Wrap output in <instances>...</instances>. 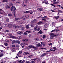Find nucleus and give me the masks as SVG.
Segmentation results:
<instances>
[{
    "label": "nucleus",
    "instance_id": "obj_1",
    "mask_svg": "<svg viewBox=\"0 0 63 63\" xmlns=\"http://www.w3.org/2000/svg\"><path fill=\"white\" fill-rule=\"evenodd\" d=\"M0 14H2V15H3V14H4L5 15H7V14L5 12H4L3 11V10L2 9H0ZM1 11H2L1 12Z\"/></svg>",
    "mask_w": 63,
    "mask_h": 63
},
{
    "label": "nucleus",
    "instance_id": "obj_2",
    "mask_svg": "<svg viewBox=\"0 0 63 63\" xmlns=\"http://www.w3.org/2000/svg\"><path fill=\"white\" fill-rule=\"evenodd\" d=\"M16 7L14 6H12L11 8V11H14L16 10Z\"/></svg>",
    "mask_w": 63,
    "mask_h": 63
},
{
    "label": "nucleus",
    "instance_id": "obj_3",
    "mask_svg": "<svg viewBox=\"0 0 63 63\" xmlns=\"http://www.w3.org/2000/svg\"><path fill=\"white\" fill-rule=\"evenodd\" d=\"M42 3H45L46 4H49L48 3V1L47 0H44L43 1Z\"/></svg>",
    "mask_w": 63,
    "mask_h": 63
},
{
    "label": "nucleus",
    "instance_id": "obj_4",
    "mask_svg": "<svg viewBox=\"0 0 63 63\" xmlns=\"http://www.w3.org/2000/svg\"><path fill=\"white\" fill-rule=\"evenodd\" d=\"M18 34L21 35L23 34V32L22 31H19L17 32Z\"/></svg>",
    "mask_w": 63,
    "mask_h": 63
},
{
    "label": "nucleus",
    "instance_id": "obj_5",
    "mask_svg": "<svg viewBox=\"0 0 63 63\" xmlns=\"http://www.w3.org/2000/svg\"><path fill=\"white\" fill-rule=\"evenodd\" d=\"M12 39H18V38L17 37H15L14 36H12L10 37Z\"/></svg>",
    "mask_w": 63,
    "mask_h": 63
},
{
    "label": "nucleus",
    "instance_id": "obj_6",
    "mask_svg": "<svg viewBox=\"0 0 63 63\" xmlns=\"http://www.w3.org/2000/svg\"><path fill=\"white\" fill-rule=\"evenodd\" d=\"M13 12V15H14V16L16 17V11H12Z\"/></svg>",
    "mask_w": 63,
    "mask_h": 63
},
{
    "label": "nucleus",
    "instance_id": "obj_7",
    "mask_svg": "<svg viewBox=\"0 0 63 63\" xmlns=\"http://www.w3.org/2000/svg\"><path fill=\"white\" fill-rule=\"evenodd\" d=\"M54 29L53 30H52L50 32H54V31H59V29Z\"/></svg>",
    "mask_w": 63,
    "mask_h": 63
},
{
    "label": "nucleus",
    "instance_id": "obj_8",
    "mask_svg": "<svg viewBox=\"0 0 63 63\" xmlns=\"http://www.w3.org/2000/svg\"><path fill=\"white\" fill-rule=\"evenodd\" d=\"M22 6L24 7V8H27V5H25V4L24 3L22 4Z\"/></svg>",
    "mask_w": 63,
    "mask_h": 63
},
{
    "label": "nucleus",
    "instance_id": "obj_9",
    "mask_svg": "<svg viewBox=\"0 0 63 63\" xmlns=\"http://www.w3.org/2000/svg\"><path fill=\"white\" fill-rule=\"evenodd\" d=\"M36 45L37 46V47H41V46H42V45L40 44L39 43L38 44H36Z\"/></svg>",
    "mask_w": 63,
    "mask_h": 63
},
{
    "label": "nucleus",
    "instance_id": "obj_10",
    "mask_svg": "<svg viewBox=\"0 0 63 63\" xmlns=\"http://www.w3.org/2000/svg\"><path fill=\"white\" fill-rule=\"evenodd\" d=\"M37 22V20L35 19L34 20L32 21L31 22V23H33L34 22Z\"/></svg>",
    "mask_w": 63,
    "mask_h": 63
},
{
    "label": "nucleus",
    "instance_id": "obj_11",
    "mask_svg": "<svg viewBox=\"0 0 63 63\" xmlns=\"http://www.w3.org/2000/svg\"><path fill=\"white\" fill-rule=\"evenodd\" d=\"M25 19H27L28 18H29V16L28 15H25Z\"/></svg>",
    "mask_w": 63,
    "mask_h": 63
},
{
    "label": "nucleus",
    "instance_id": "obj_12",
    "mask_svg": "<svg viewBox=\"0 0 63 63\" xmlns=\"http://www.w3.org/2000/svg\"><path fill=\"white\" fill-rule=\"evenodd\" d=\"M28 41V39H24L22 40L23 42H27Z\"/></svg>",
    "mask_w": 63,
    "mask_h": 63
},
{
    "label": "nucleus",
    "instance_id": "obj_13",
    "mask_svg": "<svg viewBox=\"0 0 63 63\" xmlns=\"http://www.w3.org/2000/svg\"><path fill=\"white\" fill-rule=\"evenodd\" d=\"M50 36H52L53 37L56 36V35H54V34L53 33H50Z\"/></svg>",
    "mask_w": 63,
    "mask_h": 63
},
{
    "label": "nucleus",
    "instance_id": "obj_14",
    "mask_svg": "<svg viewBox=\"0 0 63 63\" xmlns=\"http://www.w3.org/2000/svg\"><path fill=\"white\" fill-rule=\"evenodd\" d=\"M16 43V40H13L12 42H11L12 44H15Z\"/></svg>",
    "mask_w": 63,
    "mask_h": 63
},
{
    "label": "nucleus",
    "instance_id": "obj_15",
    "mask_svg": "<svg viewBox=\"0 0 63 63\" xmlns=\"http://www.w3.org/2000/svg\"><path fill=\"white\" fill-rule=\"evenodd\" d=\"M29 53L28 52H25L23 54L24 55H26L27 54H28Z\"/></svg>",
    "mask_w": 63,
    "mask_h": 63
},
{
    "label": "nucleus",
    "instance_id": "obj_16",
    "mask_svg": "<svg viewBox=\"0 0 63 63\" xmlns=\"http://www.w3.org/2000/svg\"><path fill=\"white\" fill-rule=\"evenodd\" d=\"M6 9H10V6L8 5H7L6 6Z\"/></svg>",
    "mask_w": 63,
    "mask_h": 63
},
{
    "label": "nucleus",
    "instance_id": "obj_17",
    "mask_svg": "<svg viewBox=\"0 0 63 63\" xmlns=\"http://www.w3.org/2000/svg\"><path fill=\"white\" fill-rule=\"evenodd\" d=\"M33 46L32 45H30L28 46V47H29V48H32V47Z\"/></svg>",
    "mask_w": 63,
    "mask_h": 63
},
{
    "label": "nucleus",
    "instance_id": "obj_18",
    "mask_svg": "<svg viewBox=\"0 0 63 63\" xmlns=\"http://www.w3.org/2000/svg\"><path fill=\"white\" fill-rule=\"evenodd\" d=\"M33 13V12L32 11H29V13L30 14H32Z\"/></svg>",
    "mask_w": 63,
    "mask_h": 63
},
{
    "label": "nucleus",
    "instance_id": "obj_19",
    "mask_svg": "<svg viewBox=\"0 0 63 63\" xmlns=\"http://www.w3.org/2000/svg\"><path fill=\"white\" fill-rule=\"evenodd\" d=\"M15 49L14 48H12L11 50V51L12 52H14L15 51Z\"/></svg>",
    "mask_w": 63,
    "mask_h": 63
},
{
    "label": "nucleus",
    "instance_id": "obj_20",
    "mask_svg": "<svg viewBox=\"0 0 63 63\" xmlns=\"http://www.w3.org/2000/svg\"><path fill=\"white\" fill-rule=\"evenodd\" d=\"M16 43H18V44H19L20 43V42L19 40H17L16 41Z\"/></svg>",
    "mask_w": 63,
    "mask_h": 63
},
{
    "label": "nucleus",
    "instance_id": "obj_21",
    "mask_svg": "<svg viewBox=\"0 0 63 63\" xmlns=\"http://www.w3.org/2000/svg\"><path fill=\"white\" fill-rule=\"evenodd\" d=\"M46 54V53H44L42 55H41V57H43V56H44Z\"/></svg>",
    "mask_w": 63,
    "mask_h": 63
},
{
    "label": "nucleus",
    "instance_id": "obj_22",
    "mask_svg": "<svg viewBox=\"0 0 63 63\" xmlns=\"http://www.w3.org/2000/svg\"><path fill=\"white\" fill-rule=\"evenodd\" d=\"M38 33H39V34H42L43 32H42V31L41 30H40L39 32H38Z\"/></svg>",
    "mask_w": 63,
    "mask_h": 63
},
{
    "label": "nucleus",
    "instance_id": "obj_23",
    "mask_svg": "<svg viewBox=\"0 0 63 63\" xmlns=\"http://www.w3.org/2000/svg\"><path fill=\"white\" fill-rule=\"evenodd\" d=\"M29 25H28L26 26V28L27 29L29 28Z\"/></svg>",
    "mask_w": 63,
    "mask_h": 63
},
{
    "label": "nucleus",
    "instance_id": "obj_24",
    "mask_svg": "<svg viewBox=\"0 0 63 63\" xmlns=\"http://www.w3.org/2000/svg\"><path fill=\"white\" fill-rule=\"evenodd\" d=\"M20 18H15V21H16L17 20H19V19Z\"/></svg>",
    "mask_w": 63,
    "mask_h": 63
},
{
    "label": "nucleus",
    "instance_id": "obj_25",
    "mask_svg": "<svg viewBox=\"0 0 63 63\" xmlns=\"http://www.w3.org/2000/svg\"><path fill=\"white\" fill-rule=\"evenodd\" d=\"M22 19H25V15H24L22 17Z\"/></svg>",
    "mask_w": 63,
    "mask_h": 63
},
{
    "label": "nucleus",
    "instance_id": "obj_26",
    "mask_svg": "<svg viewBox=\"0 0 63 63\" xmlns=\"http://www.w3.org/2000/svg\"><path fill=\"white\" fill-rule=\"evenodd\" d=\"M29 11H25L24 12V13L25 14H28V13H29Z\"/></svg>",
    "mask_w": 63,
    "mask_h": 63
},
{
    "label": "nucleus",
    "instance_id": "obj_27",
    "mask_svg": "<svg viewBox=\"0 0 63 63\" xmlns=\"http://www.w3.org/2000/svg\"><path fill=\"white\" fill-rule=\"evenodd\" d=\"M35 41H38V40H39V38H35Z\"/></svg>",
    "mask_w": 63,
    "mask_h": 63
},
{
    "label": "nucleus",
    "instance_id": "obj_28",
    "mask_svg": "<svg viewBox=\"0 0 63 63\" xmlns=\"http://www.w3.org/2000/svg\"><path fill=\"white\" fill-rule=\"evenodd\" d=\"M2 2H7L8 1L7 0H2Z\"/></svg>",
    "mask_w": 63,
    "mask_h": 63
},
{
    "label": "nucleus",
    "instance_id": "obj_29",
    "mask_svg": "<svg viewBox=\"0 0 63 63\" xmlns=\"http://www.w3.org/2000/svg\"><path fill=\"white\" fill-rule=\"evenodd\" d=\"M4 55V54L3 53L1 54H0V57H1Z\"/></svg>",
    "mask_w": 63,
    "mask_h": 63
},
{
    "label": "nucleus",
    "instance_id": "obj_30",
    "mask_svg": "<svg viewBox=\"0 0 63 63\" xmlns=\"http://www.w3.org/2000/svg\"><path fill=\"white\" fill-rule=\"evenodd\" d=\"M26 31V32H27L29 34L31 33V32L30 31Z\"/></svg>",
    "mask_w": 63,
    "mask_h": 63
},
{
    "label": "nucleus",
    "instance_id": "obj_31",
    "mask_svg": "<svg viewBox=\"0 0 63 63\" xmlns=\"http://www.w3.org/2000/svg\"><path fill=\"white\" fill-rule=\"evenodd\" d=\"M45 28H47V24H45Z\"/></svg>",
    "mask_w": 63,
    "mask_h": 63
},
{
    "label": "nucleus",
    "instance_id": "obj_32",
    "mask_svg": "<svg viewBox=\"0 0 63 63\" xmlns=\"http://www.w3.org/2000/svg\"><path fill=\"white\" fill-rule=\"evenodd\" d=\"M27 45H28V43H24L23 44V46H27Z\"/></svg>",
    "mask_w": 63,
    "mask_h": 63
},
{
    "label": "nucleus",
    "instance_id": "obj_33",
    "mask_svg": "<svg viewBox=\"0 0 63 63\" xmlns=\"http://www.w3.org/2000/svg\"><path fill=\"white\" fill-rule=\"evenodd\" d=\"M34 29L35 30H37L38 28H37V26H36L34 28Z\"/></svg>",
    "mask_w": 63,
    "mask_h": 63
},
{
    "label": "nucleus",
    "instance_id": "obj_34",
    "mask_svg": "<svg viewBox=\"0 0 63 63\" xmlns=\"http://www.w3.org/2000/svg\"><path fill=\"white\" fill-rule=\"evenodd\" d=\"M59 16H58L57 17H54V18H56V19H58V18H59Z\"/></svg>",
    "mask_w": 63,
    "mask_h": 63
},
{
    "label": "nucleus",
    "instance_id": "obj_35",
    "mask_svg": "<svg viewBox=\"0 0 63 63\" xmlns=\"http://www.w3.org/2000/svg\"><path fill=\"white\" fill-rule=\"evenodd\" d=\"M31 63H35V62L33 61V60H32L31 61Z\"/></svg>",
    "mask_w": 63,
    "mask_h": 63
},
{
    "label": "nucleus",
    "instance_id": "obj_36",
    "mask_svg": "<svg viewBox=\"0 0 63 63\" xmlns=\"http://www.w3.org/2000/svg\"><path fill=\"white\" fill-rule=\"evenodd\" d=\"M5 42H10V41L9 40H7V39H6L5 40Z\"/></svg>",
    "mask_w": 63,
    "mask_h": 63
},
{
    "label": "nucleus",
    "instance_id": "obj_37",
    "mask_svg": "<svg viewBox=\"0 0 63 63\" xmlns=\"http://www.w3.org/2000/svg\"><path fill=\"white\" fill-rule=\"evenodd\" d=\"M39 10H40V11H43V8H39Z\"/></svg>",
    "mask_w": 63,
    "mask_h": 63
},
{
    "label": "nucleus",
    "instance_id": "obj_38",
    "mask_svg": "<svg viewBox=\"0 0 63 63\" xmlns=\"http://www.w3.org/2000/svg\"><path fill=\"white\" fill-rule=\"evenodd\" d=\"M17 55L18 57H21V56L19 54H17Z\"/></svg>",
    "mask_w": 63,
    "mask_h": 63
},
{
    "label": "nucleus",
    "instance_id": "obj_39",
    "mask_svg": "<svg viewBox=\"0 0 63 63\" xmlns=\"http://www.w3.org/2000/svg\"><path fill=\"white\" fill-rule=\"evenodd\" d=\"M8 26L9 28H11L12 27V25H11L8 24Z\"/></svg>",
    "mask_w": 63,
    "mask_h": 63
},
{
    "label": "nucleus",
    "instance_id": "obj_40",
    "mask_svg": "<svg viewBox=\"0 0 63 63\" xmlns=\"http://www.w3.org/2000/svg\"><path fill=\"white\" fill-rule=\"evenodd\" d=\"M21 53H22V51H20L18 53V54H21Z\"/></svg>",
    "mask_w": 63,
    "mask_h": 63
},
{
    "label": "nucleus",
    "instance_id": "obj_41",
    "mask_svg": "<svg viewBox=\"0 0 63 63\" xmlns=\"http://www.w3.org/2000/svg\"><path fill=\"white\" fill-rule=\"evenodd\" d=\"M9 6H10L11 7V6H13V4L12 3H11L10 4Z\"/></svg>",
    "mask_w": 63,
    "mask_h": 63
},
{
    "label": "nucleus",
    "instance_id": "obj_42",
    "mask_svg": "<svg viewBox=\"0 0 63 63\" xmlns=\"http://www.w3.org/2000/svg\"><path fill=\"white\" fill-rule=\"evenodd\" d=\"M43 39H45V38H46V35H44L43 36V37H42Z\"/></svg>",
    "mask_w": 63,
    "mask_h": 63
},
{
    "label": "nucleus",
    "instance_id": "obj_43",
    "mask_svg": "<svg viewBox=\"0 0 63 63\" xmlns=\"http://www.w3.org/2000/svg\"><path fill=\"white\" fill-rule=\"evenodd\" d=\"M42 23L41 22H39L37 24H42Z\"/></svg>",
    "mask_w": 63,
    "mask_h": 63
},
{
    "label": "nucleus",
    "instance_id": "obj_44",
    "mask_svg": "<svg viewBox=\"0 0 63 63\" xmlns=\"http://www.w3.org/2000/svg\"><path fill=\"white\" fill-rule=\"evenodd\" d=\"M52 48L53 49H54V50H55V51L56 50V48L55 47H54Z\"/></svg>",
    "mask_w": 63,
    "mask_h": 63
},
{
    "label": "nucleus",
    "instance_id": "obj_45",
    "mask_svg": "<svg viewBox=\"0 0 63 63\" xmlns=\"http://www.w3.org/2000/svg\"><path fill=\"white\" fill-rule=\"evenodd\" d=\"M26 63H31L30 62L28 61H26Z\"/></svg>",
    "mask_w": 63,
    "mask_h": 63
},
{
    "label": "nucleus",
    "instance_id": "obj_46",
    "mask_svg": "<svg viewBox=\"0 0 63 63\" xmlns=\"http://www.w3.org/2000/svg\"><path fill=\"white\" fill-rule=\"evenodd\" d=\"M30 26L31 27H34V26L33 24H31Z\"/></svg>",
    "mask_w": 63,
    "mask_h": 63
},
{
    "label": "nucleus",
    "instance_id": "obj_47",
    "mask_svg": "<svg viewBox=\"0 0 63 63\" xmlns=\"http://www.w3.org/2000/svg\"><path fill=\"white\" fill-rule=\"evenodd\" d=\"M4 45L6 46H8V43H4Z\"/></svg>",
    "mask_w": 63,
    "mask_h": 63
},
{
    "label": "nucleus",
    "instance_id": "obj_48",
    "mask_svg": "<svg viewBox=\"0 0 63 63\" xmlns=\"http://www.w3.org/2000/svg\"><path fill=\"white\" fill-rule=\"evenodd\" d=\"M18 37L20 39H22V37L20 36H18Z\"/></svg>",
    "mask_w": 63,
    "mask_h": 63
},
{
    "label": "nucleus",
    "instance_id": "obj_49",
    "mask_svg": "<svg viewBox=\"0 0 63 63\" xmlns=\"http://www.w3.org/2000/svg\"><path fill=\"white\" fill-rule=\"evenodd\" d=\"M50 51H55V50L53 49H50Z\"/></svg>",
    "mask_w": 63,
    "mask_h": 63
},
{
    "label": "nucleus",
    "instance_id": "obj_50",
    "mask_svg": "<svg viewBox=\"0 0 63 63\" xmlns=\"http://www.w3.org/2000/svg\"><path fill=\"white\" fill-rule=\"evenodd\" d=\"M37 58H35L33 59H31V60H33L34 61H35V60H37Z\"/></svg>",
    "mask_w": 63,
    "mask_h": 63
},
{
    "label": "nucleus",
    "instance_id": "obj_51",
    "mask_svg": "<svg viewBox=\"0 0 63 63\" xmlns=\"http://www.w3.org/2000/svg\"><path fill=\"white\" fill-rule=\"evenodd\" d=\"M6 21L7 22H9V19H6Z\"/></svg>",
    "mask_w": 63,
    "mask_h": 63
},
{
    "label": "nucleus",
    "instance_id": "obj_52",
    "mask_svg": "<svg viewBox=\"0 0 63 63\" xmlns=\"http://www.w3.org/2000/svg\"><path fill=\"white\" fill-rule=\"evenodd\" d=\"M8 15L9 16H12V14H9Z\"/></svg>",
    "mask_w": 63,
    "mask_h": 63
},
{
    "label": "nucleus",
    "instance_id": "obj_53",
    "mask_svg": "<svg viewBox=\"0 0 63 63\" xmlns=\"http://www.w3.org/2000/svg\"><path fill=\"white\" fill-rule=\"evenodd\" d=\"M24 34L25 35H27V33L26 32H24Z\"/></svg>",
    "mask_w": 63,
    "mask_h": 63
},
{
    "label": "nucleus",
    "instance_id": "obj_54",
    "mask_svg": "<svg viewBox=\"0 0 63 63\" xmlns=\"http://www.w3.org/2000/svg\"><path fill=\"white\" fill-rule=\"evenodd\" d=\"M32 48H34V49H35V48H36V47H35V46H32Z\"/></svg>",
    "mask_w": 63,
    "mask_h": 63
},
{
    "label": "nucleus",
    "instance_id": "obj_55",
    "mask_svg": "<svg viewBox=\"0 0 63 63\" xmlns=\"http://www.w3.org/2000/svg\"><path fill=\"white\" fill-rule=\"evenodd\" d=\"M40 27H39L37 29V31H40Z\"/></svg>",
    "mask_w": 63,
    "mask_h": 63
},
{
    "label": "nucleus",
    "instance_id": "obj_56",
    "mask_svg": "<svg viewBox=\"0 0 63 63\" xmlns=\"http://www.w3.org/2000/svg\"><path fill=\"white\" fill-rule=\"evenodd\" d=\"M12 35V34H9V36H10V37H12V36H11V35Z\"/></svg>",
    "mask_w": 63,
    "mask_h": 63
},
{
    "label": "nucleus",
    "instance_id": "obj_57",
    "mask_svg": "<svg viewBox=\"0 0 63 63\" xmlns=\"http://www.w3.org/2000/svg\"><path fill=\"white\" fill-rule=\"evenodd\" d=\"M51 39L52 40L53 39V36H51Z\"/></svg>",
    "mask_w": 63,
    "mask_h": 63
},
{
    "label": "nucleus",
    "instance_id": "obj_58",
    "mask_svg": "<svg viewBox=\"0 0 63 63\" xmlns=\"http://www.w3.org/2000/svg\"><path fill=\"white\" fill-rule=\"evenodd\" d=\"M19 62L20 63H22V62H21V60L19 61Z\"/></svg>",
    "mask_w": 63,
    "mask_h": 63
},
{
    "label": "nucleus",
    "instance_id": "obj_59",
    "mask_svg": "<svg viewBox=\"0 0 63 63\" xmlns=\"http://www.w3.org/2000/svg\"><path fill=\"white\" fill-rule=\"evenodd\" d=\"M20 45L21 46H22V45H23V44L22 43H21V44H20Z\"/></svg>",
    "mask_w": 63,
    "mask_h": 63
},
{
    "label": "nucleus",
    "instance_id": "obj_60",
    "mask_svg": "<svg viewBox=\"0 0 63 63\" xmlns=\"http://www.w3.org/2000/svg\"><path fill=\"white\" fill-rule=\"evenodd\" d=\"M42 63H45V61H43L42 62Z\"/></svg>",
    "mask_w": 63,
    "mask_h": 63
},
{
    "label": "nucleus",
    "instance_id": "obj_61",
    "mask_svg": "<svg viewBox=\"0 0 63 63\" xmlns=\"http://www.w3.org/2000/svg\"><path fill=\"white\" fill-rule=\"evenodd\" d=\"M25 3H27V0H25Z\"/></svg>",
    "mask_w": 63,
    "mask_h": 63
},
{
    "label": "nucleus",
    "instance_id": "obj_62",
    "mask_svg": "<svg viewBox=\"0 0 63 63\" xmlns=\"http://www.w3.org/2000/svg\"><path fill=\"white\" fill-rule=\"evenodd\" d=\"M24 28L23 27L22 28V30H24Z\"/></svg>",
    "mask_w": 63,
    "mask_h": 63
},
{
    "label": "nucleus",
    "instance_id": "obj_63",
    "mask_svg": "<svg viewBox=\"0 0 63 63\" xmlns=\"http://www.w3.org/2000/svg\"><path fill=\"white\" fill-rule=\"evenodd\" d=\"M12 2H15V0H12Z\"/></svg>",
    "mask_w": 63,
    "mask_h": 63
},
{
    "label": "nucleus",
    "instance_id": "obj_64",
    "mask_svg": "<svg viewBox=\"0 0 63 63\" xmlns=\"http://www.w3.org/2000/svg\"><path fill=\"white\" fill-rule=\"evenodd\" d=\"M12 47H15V45H12Z\"/></svg>",
    "mask_w": 63,
    "mask_h": 63
}]
</instances>
